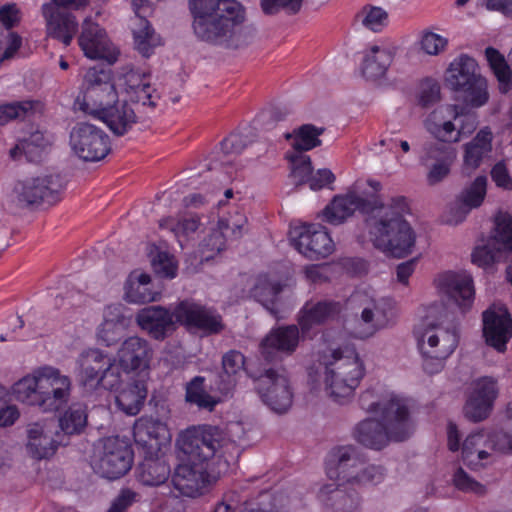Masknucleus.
I'll list each match as a JSON object with an SVG mask.
<instances>
[{
  "instance_id": "obj_22",
  "label": "nucleus",
  "mask_w": 512,
  "mask_h": 512,
  "mask_svg": "<svg viewBox=\"0 0 512 512\" xmlns=\"http://www.w3.org/2000/svg\"><path fill=\"white\" fill-rule=\"evenodd\" d=\"M78 43L84 55L90 59H105L111 63L117 59L118 52L112 47L105 29L89 18L82 24Z\"/></svg>"
},
{
  "instance_id": "obj_34",
  "label": "nucleus",
  "mask_w": 512,
  "mask_h": 512,
  "mask_svg": "<svg viewBox=\"0 0 512 512\" xmlns=\"http://www.w3.org/2000/svg\"><path fill=\"white\" fill-rule=\"evenodd\" d=\"M27 438V451L36 460L53 456L60 444L54 438V432L47 425L38 422L28 426Z\"/></svg>"
},
{
  "instance_id": "obj_17",
  "label": "nucleus",
  "mask_w": 512,
  "mask_h": 512,
  "mask_svg": "<svg viewBox=\"0 0 512 512\" xmlns=\"http://www.w3.org/2000/svg\"><path fill=\"white\" fill-rule=\"evenodd\" d=\"M255 389L263 403L276 413H284L292 405L293 392L289 379L275 369H267L257 377Z\"/></svg>"
},
{
  "instance_id": "obj_55",
  "label": "nucleus",
  "mask_w": 512,
  "mask_h": 512,
  "mask_svg": "<svg viewBox=\"0 0 512 512\" xmlns=\"http://www.w3.org/2000/svg\"><path fill=\"white\" fill-rule=\"evenodd\" d=\"M35 102L31 100L17 101L0 106V124L11 120L24 119L34 109Z\"/></svg>"
},
{
  "instance_id": "obj_6",
  "label": "nucleus",
  "mask_w": 512,
  "mask_h": 512,
  "mask_svg": "<svg viewBox=\"0 0 512 512\" xmlns=\"http://www.w3.org/2000/svg\"><path fill=\"white\" fill-rule=\"evenodd\" d=\"M195 35L206 42L227 41L234 28L244 21V10L236 0H189Z\"/></svg>"
},
{
  "instance_id": "obj_4",
  "label": "nucleus",
  "mask_w": 512,
  "mask_h": 512,
  "mask_svg": "<svg viewBox=\"0 0 512 512\" xmlns=\"http://www.w3.org/2000/svg\"><path fill=\"white\" fill-rule=\"evenodd\" d=\"M372 396L370 391H365L360 396V405L371 413H380V419H365L354 429L355 440L365 447L381 450L390 441L401 442L412 433L409 418V409L405 401L392 395L385 403L379 401L368 402Z\"/></svg>"
},
{
  "instance_id": "obj_52",
  "label": "nucleus",
  "mask_w": 512,
  "mask_h": 512,
  "mask_svg": "<svg viewBox=\"0 0 512 512\" xmlns=\"http://www.w3.org/2000/svg\"><path fill=\"white\" fill-rule=\"evenodd\" d=\"M286 158L291 164V175L296 183L309 185V179L313 172L310 157L304 154L287 153Z\"/></svg>"
},
{
  "instance_id": "obj_39",
  "label": "nucleus",
  "mask_w": 512,
  "mask_h": 512,
  "mask_svg": "<svg viewBox=\"0 0 512 512\" xmlns=\"http://www.w3.org/2000/svg\"><path fill=\"white\" fill-rule=\"evenodd\" d=\"M246 218L242 214H236L233 219L221 217L217 223V230L204 239L203 247L217 253L226 248L227 238L237 239L241 237Z\"/></svg>"
},
{
  "instance_id": "obj_10",
  "label": "nucleus",
  "mask_w": 512,
  "mask_h": 512,
  "mask_svg": "<svg viewBox=\"0 0 512 512\" xmlns=\"http://www.w3.org/2000/svg\"><path fill=\"white\" fill-rule=\"evenodd\" d=\"M488 441L494 450L502 453L512 452V423L506 430L494 431L489 435L483 432L469 434L462 445V459L466 466L472 470H477L485 466L488 459L492 456L481 446Z\"/></svg>"
},
{
  "instance_id": "obj_41",
  "label": "nucleus",
  "mask_w": 512,
  "mask_h": 512,
  "mask_svg": "<svg viewBox=\"0 0 512 512\" xmlns=\"http://www.w3.org/2000/svg\"><path fill=\"white\" fill-rule=\"evenodd\" d=\"M394 59V54L387 48L372 46L368 49L361 64L363 77L369 80H377L386 75Z\"/></svg>"
},
{
  "instance_id": "obj_53",
  "label": "nucleus",
  "mask_w": 512,
  "mask_h": 512,
  "mask_svg": "<svg viewBox=\"0 0 512 512\" xmlns=\"http://www.w3.org/2000/svg\"><path fill=\"white\" fill-rule=\"evenodd\" d=\"M159 292L151 290L150 286L135 285L134 275L131 274L125 284V299L130 303H147L156 301Z\"/></svg>"
},
{
  "instance_id": "obj_59",
  "label": "nucleus",
  "mask_w": 512,
  "mask_h": 512,
  "mask_svg": "<svg viewBox=\"0 0 512 512\" xmlns=\"http://www.w3.org/2000/svg\"><path fill=\"white\" fill-rule=\"evenodd\" d=\"M447 44V38L432 31H424L420 38L421 50L428 55H438Z\"/></svg>"
},
{
  "instance_id": "obj_25",
  "label": "nucleus",
  "mask_w": 512,
  "mask_h": 512,
  "mask_svg": "<svg viewBox=\"0 0 512 512\" xmlns=\"http://www.w3.org/2000/svg\"><path fill=\"white\" fill-rule=\"evenodd\" d=\"M117 357L119 366L125 373L139 371L137 374H145L148 373L152 349L147 340L133 336L122 343Z\"/></svg>"
},
{
  "instance_id": "obj_11",
  "label": "nucleus",
  "mask_w": 512,
  "mask_h": 512,
  "mask_svg": "<svg viewBox=\"0 0 512 512\" xmlns=\"http://www.w3.org/2000/svg\"><path fill=\"white\" fill-rule=\"evenodd\" d=\"M116 85L110 71L90 68L84 76L83 110L96 117L102 108L114 104L118 100Z\"/></svg>"
},
{
  "instance_id": "obj_38",
  "label": "nucleus",
  "mask_w": 512,
  "mask_h": 512,
  "mask_svg": "<svg viewBox=\"0 0 512 512\" xmlns=\"http://www.w3.org/2000/svg\"><path fill=\"white\" fill-rule=\"evenodd\" d=\"M128 319L120 305H109L104 310V320L98 328V341L107 347L115 345L124 336Z\"/></svg>"
},
{
  "instance_id": "obj_15",
  "label": "nucleus",
  "mask_w": 512,
  "mask_h": 512,
  "mask_svg": "<svg viewBox=\"0 0 512 512\" xmlns=\"http://www.w3.org/2000/svg\"><path fill=\"white\" fill-rule=\"evenodd\" d=\"M289 234L293 247L310 259L325 258L335 249L329 232L320 224H303L292 228Z\"/></svg>"
},
{
  "instance_id": "obj_32",
  "label": "nucleus",
  "mask_w": 512,
  "mask_h": 512,
  "mask_svg": "<svg viewBox=\"0 0 512 512\" xmlns=\"http://www.w3.org/2000/svg\"><path fill=\"white\" fill-rule=\"evenodd\" d=\"M96 118L103 121L116 136L125 135L138 121L131 104L119 100L107 108H102Z\"/></svg>"
},
{
  "instance_id": "obj_12",
  "label": "nucleus",
  "mask_w": 512,
  "mask_h": 512,
  "mask_svg": "<svg viewBox=\"0 0 512 512\" xmlns=\"http://www.w3.org/2000/svg\"><path fill=\"white\" fill-rule=\"evenodd\" d=\"M175 321L188 331L200 332L203 336L221 333L225 325L222 316L214 309L191 300L180 301L173 309Z\"/></svg>"
},
{
  "instance_id": "obj_44",
  "label": "nucleus",
  "mask_w": 512,
  "mask_h": 512,
  "mask_svg": "<svg viewBox=\"0 0 512 512\" xmlns=\"http://www.w3.org/2000/svg\"><path fill=\"white\" fill-rule=\"evenodd\" d=\"M200 217L196 214L168 216L159 221V228L168 231L182 246L181 238H186L197 231Z\"/></svg>"
},
{
  "instance_id": "obj_20",
  "label": "nucleus",
  "mask_w": 512,
  "mask_h": 512,
  "mask_svg": "<svg viewBox=\"0 0 512 512\" xmlns=\"http://www.w3.org/2000/svg\"><path fill=\"white\" fill-rule=\"evenodd\" d=\"M301 330L299 325H282L270 330L260 343V354L266 363L276 362L279 353L291 355L296 351Z\"/></svg>"
},
{
  "instance_id": "obj_1",
  "label": "nucleus",
  "mask_w": 512,
  "mask_h": 512,
  "mask_svg": "<svg viewBox=\"0 0 512 512\" xmlns=\"http://www.w3.org/2000/svg\"><path fill=\"white\" fill-rule=\"evenodd\" d=\"M359 211L373 246L393 257L403 258L411 253L416 236L404 218L409 211L404 196L392 198L384 204L380 196L364 198L355 191L335 195L322 211L323 220L332 225H340Z\"/></svg>"
},
{
  "instance_id": "obj_7",
  "label": "nucleus",
  "mask_w": 512,
  "mask_h": 512,
  "mask_svg": "<svg viewBox=\"0 0 512 512\" xmlns=\"http://www.w3.org/2000/svg\"><path fill=\"white\" fill-rule=\"evenodd\" d=\"M413 334L422 354L424 371L429 375L442 371L445 360L458 346L457 328H443L425 317L414 327Z\"/></svg>"
},
{
  "instance_id": "obj_5",
  "label": "nucleus",
  "mask_w": 512,
  "mask_h": 512,
  "mask_svg": "<svg viewBox=\"0 0 512 512\" xmlns=\"http://www.w3.org/2000/svg\"><path fill=\"white\" fill-rule=\"evenodd\" d=\"M12 391L17 401L37 407L42 412H56L70 397L71 380L51 366H43L17 381Z\"/></svg>"
},
{
  "instance_id": "obj_9",
  "label": "nucleus",
  "mask_w": 512,
  "mask_h": 512,
  "mask_svg": "<svg viewBox=\"0 0 512 512\" xmlns=\"http://www.w3.org/2000/svg\"><path fill=\"white\" fill-rule=\"evenodd\" d=\"M445 80L452 90L461 92L472 107H481L489 100L487 81L480 74L477 62L466 54L450 63Z\"/></svg>"
},
{
  "instance_id": "obj_54",
  "label": "nucleus",
  "mask_w": 512,
  "mask_h": 512,
  "mask_svg": "<svg viewBox=\"0 0 512 512\" xmlns=\"http://www.w3.org/2000/svg\"><path fill=\"white\" fill-rule=\"evenodd\" d=\"M376 312H378L376 301L371 299L361 312V321L366 327L363 330L354 332L356 338H368L383 327V324L378 319H375Z\"/></svg>"
},
{
  "instance_id": "obj_57",
  "label": "nucleus",
  "mask_w": 512,
  "mask_h": 512,
  "mask_svg": "<svg viewBox=\"0 0 512 512\" xmlns=\"http://www.w3.org/2000/svg\"><path fill=\"white\" fill-rule=\"evenodd\" d=\"M155 273L161 277L172 279L177 275V263L168 252L160 251L152 260Z\"/></svg>"
},
{
  "instance_id": "obj_2",
  "label": "nucleus",
  "mask_w": 512,
  "mask_h": 512,
  "mask_svg": "<svg viewBox=\"0 0 512 512\" xmlns=\"http://www.w3.org/2000/svg\"><path fill=\"white\" fill-rule=\"evenodd\" d=\"M226 439L223 431L212 425L186 429L178 439V446L186 459L177 465L172 484L180 495L195 498L202 495L212 483V466L225 458Z\"/></svg>"
},
{
  "instance_id": "obj_40",
  "label": "nucleus",
  "mask_w": 512,
  "mask_h": 512,
  "mask_svg": "<svg viewBox=\"0 0 512 512\" xmlns=\"http://www.w3.org/2000/svg\"><path fill=\"white\" fill-rule=\"evenodd\" d=\"M213 512H277L275 503L272 501V494L262 490L257 497L233 503L232 496L225 495L224 499L218 502Z\"/></svg>"
},
{
  "instance_id": "obj_24",
  "label": "nucleus",
  "mask_w": 512,
  "mask_h": 512,
  "mask_svg": "<svg viewBox=\"0 0 512 512\" xmlns=\"http://www.w3.org/2000/svg\"><path fill=\"white\" fill-rule=\"evenodd\" d=\"M133 437L135 444L146 455L152 456L169 440V431L166 424L159 419L142 416L134 423Z\"/></svg>"
},
{
  "instance_id": "obj_56",
  "label": "nucleus",
  "mask_w": 512,
  "mask_h": 512,
  "mask_svg": "<svg viewBox=\"0 0 512 512\" xmlns=\"http://www.w3.org/2000/svg\"><path fill=\"white\" fill-rule=\"evenodd\" d=\"M363 25L374 32H379L388 21L387 12L381 7L365 6L362 9Z\"/></svg>"
},
{
  "instance_id": "obj_50",
  "label": "nucleus",
  "mask_w": 512,
  "mask_h": 512,
  "mask_svg": "<svg viewBox=\"0 0 512 512\" xmlns=\"http://www.w3.org/2000/svg\"><path fill=\"white\" fill-rule=\"evenodd\" d=\"M86 425L87 412L81 404L71 405L59 418V427L66 435L79 434Z\"/></svg>"
},
{
  "instance_id": "obj_64",
  "label": "nucleus",
  "mask_w": 512,
  "mask_h": 512,
  "mask_svg": "<svg viewBox=\"0 0 512 512\" xmlns=\"http://www.w3.org/2000/svg\"><path fill=\"white\" fill-rule=\"evenodd\" d=\"M440 99V86L435 81H426L421 88L418 103L423 108H428Z\"/></svg>"
},
{
  "instance_id": "obj_36",
  "label": "nucleus",
  "mask_w": 512,
  "mask_h": 512,
  "mask_svg": "<svg viewBox=\"0 0 512 512\" xmlns=\"http://www.w3.org/2000/svg\"><path fill=\"white\" fill-rule=\"evenodd\" d=\"M493 134L489 127L481 128L471 141L463 146V171L471 173L479 168L492 152Z\"/></svg>"
},
{
  "instance_id": "obj_33",
  "label": "nucleus",
  "mask_w": 512,
  "mask_h": 512,
  "mask_svg": "<svg viewBox=\"0 0 512 512\" xmlns=\"http://www.w3.org/2000/svg\"><path fill=\"white\" fill-rule=\"evenodd\" d=\"M108 355L99 349H89L81 353L78 364L79 382L86 390L100 387L101 377L107 364Z\"/></svg>"
},
{
  "instance_id": "obj_18",
  "label": "nucleus",
  "mask_w": 512,
  "mask_h": 512,
  "mask_svg": "<svg viewBox=\"0 0 512 512\" xmlns=\"http://www.w3.org/2000/svg\"><path fill=\"white\" fill-rule=\"evenodd\" d=\"M483 337L488 346L504 353L512 338V316L505 306H490L482 313Z\"/></svg>"
},
{
  "instance_id": "obj_21",
  "label": "nucleus",
  "mask_w": 512,
  "mask_h": 512,
  "mask_svg": "<svg viewBox=\"0 0 512 512\" xmlns=\"http://www.w3.org/2000/svg\"><path fill=\"white\" fill-rule=\"evenodd\" d=\"M497 396V382L492 377L485 376L477 379L464 406L466 418L473 422L486 419L492 411Z\"/></svg>"
},
{
  "instance_id": "obj_26",
  "label": "nucleus",
  "mask_w": 512,
  "mask_h": 512,
  "mask_svg": "<svg viewBox=\"0 0 512 512\" xmlns=\"http://www.w3.org/2000/svg\"><path fill=\"white\" fill-rule=\"evenodd\" d=\"M173 312L162 306H148L136 315L138 326L152 339L163 341L176 329Z\"/></svg>"
},
{
  "instance_id": "obj_47",
  "label": "nucleus",
  "mask_w": 512,
  "mask_h": 512,
  "mask_svg": "<svg viewBox=\"0 0 512 512\" xmlns=\"http://www.w3.org/2000/svg\"><path fill=\"white\" fill-rule=\"evenodd\" d=\"M485 56L488 64L499 83V91L506 94L512 87V71L504 56L495 48L487 47Z\"/></svg>"
},
{
  "instance_id": "obj_62",
  "label": "nucleus",
  "mask_w": 512,
  "mask_h": 512,
  "mask_svg": "<svg viewBox=\"0 0 512 512\" xmlns=\"http://www.w3.org/2000/svg\"><path fill=\"white\" fill-rule=\"evenodd\" d=\"M222 367L227 376H235L240 371L246 370L245 356L240 351L230 350L222 357Z\"/></svg>"
},
{
  "instance_id": "obj_61",
  "label": "nucleus",
  "mask_w": 512,
  "mask_h": 512,
  "mask_svg": "<svg viewBox=\"0 0 512 512\" xmlns=\"http://www.w3.org/2000/svg\"><path fill=\"white\" fill-rule=\"evenodd\" d=\"M303 0H261V7L265 14L277 13L280 9L289 14H296L302 6Z\"/></svg>"
},
{
  "instance_id": "obj_37",
  "label": "nucleus",
  "mask_w": 512,
  "mask_h": 512,
  "mask_svg": "<svg viewBox=\"0 0 512 512\" xmlns=\"http://www.w3.org/2000/svg\"><path fill=\"white\" fill-rule=\"evenodd\" d=\"M132 7L138 18V28L134 29V44L136 50L144 57H149L153 53L155 46L154 29L147 20L151 12V5L148 0H133Z\"/></svg>"
},
{
  "instance_id": "obj_58",
  "label": "nucleus",
  "mask_w": 512,
  "mask_h": 512,
  "mask_svg": "<svg viewBox=\"0 0 512 512\" xmlns=\"http://www.w3.org/2000/svg\"><path fill=\"white\" fill-rule=\"evenodd\" d=\"M120 366L114 364L111 357L108 356L107 364L101 377L100 387L109 391H118L125 382L121 378Z\"/></svg>"
},
{
  "instance_id": "obj_8",
  "label": "nucleus",
  "mask_w": 512,
  "mask_h": 512,
  "mask_svg": "<svg viewBox=\"0 0 512 512\" xmlns=\"http://www.w3.org/2000/svg\"><path fill=\"white\" fill-rule=\"evenodd\" d=\"M324 364L326 390L336 402L351 396L365 374L363 362L350 346L333 350Z\"/></svg>"
},
{
  "instance_id": "obj_14",
  "label": "nucleus",
  "mask_w": 512,
  "mask_h": 512,
  "mask_svg": "<svg viewBox=\"0 0 512 512\" xmlns=\"http://www.w3.org/2000/svg\"><path fill=\"white\" fill-rule=\"evenodd\" d=\"M117 86L130 102L146 110H154L160 99L157 89L151 85V74L134 67H124L119 73Z\"/></svg>"
},
{
  "instance_id": "obj_43",
  "label": "nucleus",
  "mask_w": 512,
  "mask_h": 512,
  "mask_svg": "<svg viewBox=\"0 0 512 512\" xmlns=\"http://www.w3.org/2000/svg\"><path fill=\"white\" fill-rule=\"evenodd\" d=\"M487 193V177L477 176L468 186H466L457 197L459 211L461 212L460 221L475 208L482 205Z\"/></svg>"
},
{
  "instance_id": "obj_42",
  "label": "nucleus",
  "mask_w": 512,
  "mask_h": 512,
  "mask_svg": "<svg viewBox=\"0 0 512 512\" xmlns=\"http://www.w3.org/2000/svg\"><path fill=\"white\" fill-rule=\"evenodd\" d=\"M171 474L170 466L162 459L145 454V459L137 467V478L145 486H161Z\"/></svg>"
},
{
  "instance_id": "obj_13",
  "label": "nucleus",
  "mask_w": 512,
  "mask_h": 512,
  "mask_svg": "<svg viewBox=\"0 0 512 512\" xmlns=\"http://www.w3.org/2000/svg\"><path fill=\"white\" fill-rule=\"evenodd\" d=\"M70 144L73 152L87 162L100 161L111 150L109 136L99 127L87 122H79L73 127Z\"/></svg>"
},
{
  "instance_id": "obj_49",
  "label": "nucleus",
  "mask_w": 512,
  "mask_h": 512,
  "mask_svg": "<svg viewBox=\"0 0 512 512\" xmlns=\"http://www.w3.org/2000/svg\"><path fill=\"white\" fill-rule=\"evenodd\" d=\"M185 400L200 409L214 410L218 400L205 391V378L193 377L185 387Z\"/></svg>"
},
{
  "instance_id": "obj_19",
  "label": "nucleus",
  "mask_w": 512,
  "mask_h": 512,
  "mask_svg": "<svg viewBox=\"0 0 512 512\" xmlns=\"http://www.w3.org/2000/svg\"><path fill=\"white\" fill-rule=\"evenodd\" d=\"M439 293L454 303L462 312L469 310L475 299L473 278L466 272L446 271L435 280Z\"/></svg>"
},
{
  "instance_id": "obj_3",
  "label": "nucleus",
  "mask_w": 512,
  "mask_h": 512,
  "mask_svg": "<svg viewBox=\"0 0 512 512\" xmlns=\"http://www.w3.org/2000/svg\"><path fill=\"white\" fill-rule=\"evenodd\" d=\"M326 474L337 484L321 487L318 498L332 512H359L360 497L354 486L378 484L384 478V469L368 465L358 448L347 445L333 448L326 460Z\"/></svg>"
},
{
  "instance_id": "obj_28",
  "label": "nucleus",
  "mask_w": 512,
  "mask_h": 512,
  "mask_svg": "<svg viewBox=\"0 0 512 512\" xmlns=\"http://www.w3.org/2000/svg\"><path fill=\"white\" fill-rule=\"evenodd\" d=\"M423 162L434 161L429 167L426 180L430 186L442 182L451 172L456 159V151L449 144L429 143L424 147Z\"/></svg>"
},
{
  "instance_id": "obj_60",
  "label": "nucleus",
  "mask_w": 512,
  "mask_h": 512,
  "mask_svg": "<svg viewBox=\"0 0 512 512\" xmlns=\"http://www.w3.org/2000/svg\"><path fill=\"white\" fill-rule=\"evenodd\" d=\"M453 483L458 490L483 495L486 487L480 482L471 478L461 467L456 470L453 476Z\"/></svg>"
},
{
  "instance_id": "obj_51",
  "label": "nucleus",
  "mask_w": 512,
  "mask_h": 512,
  "mask_svg": "<svg viewBox=\"0 0 512 512\" xmlns=\"http://www.w3.org/2000/svg\"><path fill=\"white\" fill-rule=\"evenodd\" d=\"M494 241L505 251L512 252V217L499 213L495 217Z\"/></svg>"
},
{
  "instance_id": "obj_31",
  "label": "nucleus",
  "mask_w": 512,
  "mask_h": 512,
  "mask_svg": "<svg viewBox=\"0 0 512 512\" xmlns=\"http://www.w3.org/2000/svg\"><path fill=\"white\" fill-rule=\"evenodd\" d=\"M57 7L55 4H44L42 7L47 21V34L68 46L78 29V22L73 14L61 12Z\"/></svg>"
},
{
  "instance_id": "obj_29",
  "label": "nucleus",
  "mask_w": 512,
  "mask_h": 512,
  "mask_svg": "<svg viewBox=\"0 0 512 512\" xmlns=\"http://www.w3.org/2000/svg\"><path fill=\"white\" fill-rule=\"evenodd\" d=\"M16 191L18 203L27 207L53 204L58 197V190L52 187V176L26 180L19 184Z\"/></svg>"
},
{
  "instance_id": "obj_23",
  "label": "nucleus",
  "mask_w": 512,
  "mask_h": 512,
  "mask_svg": "<svg viewBox=\"0 0 512 512\" xmlns=\"http://www.w3.org/2000/svg\"><path fill=\"white\" fill-rule=\"evenodd\" d=\"M342 308L341 302L335 300L306 301L296 317L302 337L310 336L313 327L337 318Z\"/></svg>"
},
{
  "instance_id": "obj_63",
  "label": "nucleus",
  "mask_w": 512,
  "mask_h": 512,
  "mask_svg": "<svg viewBox=\"0 0 512 512\" xmlns=\"http://www.w3.org/2000/svg\"><path fill=\"white\" fill-rule=\"evenodd\" d=\"M139 499V493L130 488H122L107 512H127Z\"/></svg>"
},
{
  "instance_id": "obj_48",
  "label": "nucleus",
  "mask_w": 512,
  "mask_h": 512,
  "mask_svg": "<svg viewBox=\"0 0 512 512\" xmlns=\"http://www.w3.org/2000/svg\"><path fill=\"white\" fill-rule=\"evenodd\" d=\"M485 56L488 64L499 83V91L506 94L512 87V71L504 56L495 48L487 47Z\"/></svg>"
},
{
  "instance_id": "obj_30",
  "label": "nucleus",
  "mask_w": 512,
  "mask_h": 512,
  "mask_svg": "<svg viewBox=\"0 0 512 512\" xmlns=\"http://www.w3.org/2000/svg\"><path fill=\"white\" fill-rule=\"evenodd\" d=\"M445 115L458 119L457 105H447L434 110L424 121L426 130L436 138L440 144L457 142L460 140L459 128L451 120H444Z\"/></svg>"
},
{
  "instance_id": "obj_16",
  "label": "nucleus",
  "mask_w": 512,
  "mask_h": 512,
  "mask_svg": "<svg viewBox=\"0 0 512 512\" xmlns=\"http://www.w3.org/2000/svg\"><path fill=\"white\" fill-rule=\"evenodd\" d=\"M133 451L127 441L118 436L108 437L95 464V470L102 477L115 480L124 476L132 467Z\"/></svg>"
},
{
  "instance_id": "obj_35",
  "label": "nucleus",
  "mask_w": 512,
  "mask_h": 512,
  "mask_svg": "<svg viewBox=\"0 0 512 512\" xmlns=\"http://www.w3.org/2000/svg\"><path fill=\"white\" fill-rule=\"evenodd\" d=\"M283 285L280 282H271L267 278L258 279L252 289V296L261 303L276 319L285 317L289 307L281 300Z\"/></svg>"
},
{
  "instance_id": "obj_46",
  "label": "nucleus",
  "mask_w": 512,
  "mask_h": 512,
  "mask_svg": "<svg viewBox=\"0 0 512 512\" xmlns=\"http://www.w3.org/2000/svg\"><path fill=\"white\" fill-rule=\"evenodd\" d=\"M48 145V140L45 135L36 131L31 133L28 137L18 141L16 146L10 150L12 158L18 155H24L29 162H38L41 160L43 152Z\"/></svg>"
},
{
  "instance_id": "obj_27",
  "label": "nucleus",
  "mask_w": 512,
  "mask_h": 512,
  "mask_svg": "<svg viewBox=\"0 0 512 512\" xmlns=\"http://www.w3.org/2000/svg\"><path fill=\"white\" fill-rule=\"evenodd\" d=\"M148 373L128 376L125 384L117 391L115 402L117 407L130 416L137 415L147 397Z\"/></svg>"
},
{
  "instance_id": "obj_45",
  "label": "nucleus",
  "mask_w": 512,
  "mask_h": 512,
  "mask_svg": "<svg viewBox=\"0 0 512 512\" xmlns=\"http://www.w3.org/2000/svg\"><path fill=\"white\" fill-rule=\"evenodd\" d=\"M323 132L324 128H318L312 124H303L292 133H285L284 136L287 140H293L291 143L293 151L291 153L303 154V152L321 145L319 137Z\"/></svg>"
}]
</instances>
